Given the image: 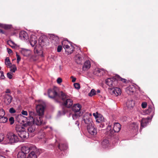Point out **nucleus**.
Wrapping results in <instances>:
<instances>
[{
	"instance_id": "nucleus-1",
	"label": "nucleus",
	"mask_w": 158,
	"mask_h": 158,
	"mask_svg": "<svg viewBox=\"0 0 158 158\" xmlns=\"http://www.w3.org/2000/svg\"><path fill=\"white\" fill-rule=\"evenodd\" d=\"M63 93V91L57 93L54 89H49L48 91V94L49 98L53 99L56 102H60L61 94Z\"/></svg>"
},
{
	"instance_id": "nucleus-2",
	"label": "nucleus",
	"mask_w": 158,
	"mask_h": 158,
	"mask_svg": "<svg viewBox=\"0 0 158 158\" xmlns=\"http://www.w3.org/2000/svg\"><path fill=\"white\" fill-rule=\"evenodd\" d=\"M81 106L79 103L74 104L72 107V110L74 113L73 114L72 117L73 119L81 116L83 113L81 112Z\"/></svg>"
},
{
	"instance_id": "nucleus-3",
	"label": "nucleus",
	"mask_w": 158,
	"mask_h": 158,
	"mask_svg": "<svg viewBox=\"0 0 158 158\" xmlns=\"http://www.w3.org/2000/svg\"><path fill=\"white\" fill-rule=\"evenodd\" d=\"M61 94L60 98V102L62 101L63 106L68 108H70L73 104V101L68 98V96L64 92Z\"/></svg>"
},
{
	"instance_id": "nucleus-4",
	"label": "nucleus",
	"mask_w": 158,
	"mask_h": 158,
	"mask_svg": "<svg viewBox=\"0 0 158 158\" xmlns=\"http://www.w3.org/2000/svg\"><path fill=\"white\" fill-rule=\"evenodd\" d=\"M15 130L19 137L21 138H26L28 137L29 133L26 131L25 129L21 126H16Z\"/></svg>"
},
{
	"instance_id": "nucleus-5",
	"label": "nucleus",
	"mask_w": 158,
	"mask_h": 158,
	"mask_svg": "<svg viewBox=\"0 0 158 158\" xmlns=\"http://www.w3.org/2000/svg\"><path fill=\"white\" fill-rule=\"evenodd\" d=\"M6 138L8 143H12L18 142L19 140V138L15 134L11 132H8L6 135Z\"/></svg>"
},
{
	"instance_id": "nucleus-6",
	"label": "nucleus",
	"mask_w": 158,
	"mask_h": 158,
	"mask_svg": "<svg viewBox=\"0 0 158 158\" xmlns=\"http://www.w3.org/2000/svg\"><path fill=\"white\" fill-rule=\"evenodd\" d=\"M106 83L111 89L115 87H118V82L116 77L108 78L106 80Z\"/></svg>"
},
{
	"instance_id": "nucleus-7",
	"label": "nucleus",
	"mask_w": 158,
	"mask_h": 158,
	"mask_svg": "<svg viewBox=\"0 0 158 158\" xmlns=\"http://www.w3.org/2000/svg\"><path fill=\"white\" fill-rule=\"evenodd\" d=\"M25 126L27 127V129L29 133H33V134L35 133V131L36 128V126L32 123V122L28 121L27 124H24Z\"/></svg>"
},
{
	"instance_id": "nucleus-8",
	"label": "nucleus",
	"mask_w": 158,
	"mask_h": 158,
	"mask_svg": "<svg viewBox=\"0 0 158 158\" xmlns=\"http://www.w3.org/2000/svg\"><path fill=\"white\" fill-rule=\"evenodd\" d=\"M91 114L86 113L84 115L83 120L84 123L87 124V126L93 124L91 118H90Z\"/></svg>"
},
{
	"instance_id": "nucleus-9",
	"label": "nucleus",
	"mask_w": 158,
	"mask_h": 158,
	"mask_svg": "<svg viewBox=\"0 0 158 158\" xmlns=\"http://www.w3.org/2000/svg\"><path fill=\"white\" fill-rule=\"evenodd\" d=\"M87 129L89 133L92 135H94L97 134V129L93 124L87 126Z\"/></svg>"
},
{
	"instance_id": "nucleus-10",
	"label": "nucleus",
	"mask_w": 158,
	"mask_h": 158,
	"mask_svg": "<svg viewBox=\"0 0 158 158\" xmlns=\"http://www.w3.org/2000/svg\"><path fill=\"white\" fill-rule=\"evenodd\" d=\"M44 109L45 107L43 105L39 104L36 106V112L39 116H42L44 115Z\"/></svg>"
},
{
	"instance_id": "nucleus-11",
	"label": "nucleus",
	"mask_w": 158,
	"mask_h": 158,
	"mask_svg": "<svg viewBox=\"0 0 158 158\" xmlns=\"http://www.w3.org/2000/svg\"><path fill=\"white\" fill-rule=\"evenodd\" d=\"M42 116H38V117L34 118L33 120H32L33 121L32 123L37 125L45 124V123L43 121Z\"/></svg>"
},
{
	"instance_id": "nucleus-12",
	"label": "nucleus",
	"mask_w": 158,
	"mask_h": 158,
	"mask_svg": "<svg viewBox=\"0 0 158 158\" xmlns=\"http://www.w3.org/2000/svg\"><path fill=\"white\" fill-rule=\"evenodd\" d=\"M50 38L52 40V42L55 45L58 44L59 42V37L54 35H51Z\"/></svg>"
},
{
	"instance_id": "nucleus-13",
	"label": "nucleus",
	"mask_w": 158,
	"mask_h": 158,
	"mask_svg": "<svg viewBox=\"0 0 158 158\" xmlns=\"http://www.w3.org/2000/svg\"><path fill=\"white\" fill-rule=\"evenodd\" d=\"M48 39L47 38H45L44 39L42 37H40L39 39V45L42 47L46 44L48 43Z\"/></svg>"
},
{
	"instance_id": "nucleus-14",
	"label": "nucleus",
	"mask_w": 158,
	"mask_h": 158,
	"mask_svg": "<svg viewBox=\"0 0 158 158\" xmlns=\"http://www.w3.org/2000/svg\"><path fill=\"white\" fill-rule=\"evenodd\" d=\"M112 90V94H114L116 96H117L121 94V90L118 87H115L114 88L111 89Z\"/></svg>"
},
{
	"instance_id": "nucleus-15",
	"label": "nucleus",
	"mask_w": 158,
	"mask_h": 158,
	"mask_svg": "<svg viewBox=\"0 0 158 158\" xmlns=\"http://www.w3.org/2000/svg\"><path fill=\"white\" fill-rule=\"evenodd\" d=\"M64 41H63L62 44L63 45V48L65 49V51L67 52L69 54H71L73 51L74 50V48L71 47V48H70V47L68 45L63 44Z\"/></svg>"
},
{
	"instance_id": "nucleus-16",
	"label": "nucleus",
	"mask_w": 158,
	"mask_h": 158,
	"mask_svg": "<svg viewBox=\"0 0 158 158\" xmlns=\"http://www.w3.org/2000/svg\"><path fill=\"white\" fill-rule=\"evenodd\" d=\"M19 38L22 40H25L28 39V35L27 33L24 31H21L19 33Z\"/></svg>"
},
{
	"instance_id": "nucleus-17",
	"label": "nucleus",
	"mask_w": 158,
	"mask_h": 158,
	"mask_svg": "<svg viewBox=\"0 0 158 158\" xmlns=\"http://www.w3.org/2000/svg\"><path fill=\"white\" fill-rule=\"evenodd\" d=\"M4 98L7 104H9L11 102L13 98L10 95L6 94L4 95Z\"/></svg>"
},
{
	"instance_id": "nucleus-18",
	"label": "nucleus",
	"mask_w": 158,
	"mask_h": 158,
	"mask_svg": "<svg viewBox=\"0 0 158 158\" xmlns=\"http://www.w3.org/2000/svg\"><path fill=\"white\" fill-rule=\"evenodd\" d=\"M135 90V86L133 85H130L127 87L126 89V91L128 94H133Z\"/></svg>"
},
{
	"instance_id": "nucleus-19",
	"label": "nucleus",
	"mask_w": 158,
	"mask_h": 158,
	"mask_svg": "<svg viewBox=\"0 0 158 158\" xmlns=\"http://www.w3.org/2000/svg\"><path fill=\"white\" fill-rule=\"evenodd\" d=\"M134 104L133 100H128L126 103V106L127 109L130 110H131L133 108Z\"/></svg>"
},
{
	"instance_id": "nucleus-20",
	"label": "nucleus",
	"mask_w": 158,
	"mask_h": 158,
	"mask_svg": "<svg viewBox=\"0 0 158 158\" xmlns=\"http://www.w3.org/2000/svg\"><path fill=\"white\" fill-rule=\"evenodd\" d=\"M91 64L89 60H87L85 62L83 66V70L85 71L90 68Z\"/></svg>"
},
{
	"instance_id": "nucleus-21",
	"label": "nucleus",
	"mask_w": 158,
	"mask_h": 158,
	"mask_svg": "<svg viewBox=\"0 0 158 158\" xmlns=\"http://www.w3.org/2000/svg\"><path fill=\"white\" fill-rule=\"evenodd\" d=\"M83 57H81L80 55L76 56L75 58V62L77 64H82L83 62Z\"/></svg>"
},
{
	"instance_id": "nucleus-22",
	"label": "nucleus",
	"mask_w": 158,
	"mask_h": 158,
	"mask_svg": "<svg viewBox=\"0 0 158 158\" xmlns=\"http://www.w3.org/2000/svg\"><path fill=\"white\" fill-rule=\"evenodd\" d=\"M121 128L120 124L118 123H116L114 125L113 129L114 132H118L120 131Z\"/></svg>"
},
{
	"instance_id": "nucleus-23",
	"label": "nucleus",
	"mask_w": 158,
	"mask_h": 158,
	"mask_svg": "<svg viewBox=\"0 0 158 158\" xmlns=\"http://www.w3.org/2000/svg\"><path fill=\"white\" fill-rule=\"evenodd\" d=\"M30 151V148L29 147L24 146L22 147L20 152L26 155Z\"/></svg>"
},
{
	"instance_id": "nucleus-24",
	"label": "nucleus",
	"mask_w": 158,
	"mask_h": 158,
	"mask_svg": "<svg viewBox=\"0 0 158 158\" xmlns=\"http://www.w3.org/2000/svg\"><path fill=\"white\" fill-rule=\"evenodd\" d=\"M37 38L35 36L32 37L30 38V43L32 47H34L35 46L37 42Z\"/></svg>"
},
{
	"instance_id": "nucleus-25",
	"label": "nucleus",
	"mask_w": 158,
	"mask_h": 158,
	"mask_svg": "<svg viewBox=\"0 0 158 158\" xmlns=\"http://www.w3.org/2000/svg\"><path fill=\"white\" fill-rule=\"evenodd\" d=\"M149 119V118H143L142 119L141 122V127H144L146 126L148 123V120Z\"/></svg>"
},
{
	"instance_id": "nucleus-26",
	"label": "nucleus",
	"mask_w": 158,
	"mask_h": 158,
	"mask_svg": "<svg viewBox=\"0 0 158 158\" xmlns=\"http://www.w3.org/2000/svg\"><path fill=\"white\" fill-rule=\"evenodd\" d=\"M114 132L113 129L112 130L111 125H109L107 127V134L109 135L112 136L113 135Z\"/></svg>"
},
{
	"instance_id": "nucleus-27",
	"label": "nucleus",
	"mask_w": 158,
	"mask_h": 158,
	"mask_svg": "<svg viewBox=\"0 0 158 158\" xmlns=\"http://www.w3.org/2000/svg\"><path fill=\"white\" fill-rule=\"evenodd\" d=\"M58 148L61 151L66 150L67 148V146L66 144L64 143L59 144Z\"/></svg>"
},
{
	"instance_id": "nucleus-28",
	"label": "nucleus",
	"mask_w": 158,
	"mask_h": 158,
	"mask_svg": "<svg viewBox=\"0 0 158 158\" xmlns=\"http://www.w3.org/2000/svg\"><path fill=\"white\" fill-rule=\"evenodd\" d=\"M96 71L97 73H98V76H102L104 74L106 73V71L103 69H98Z\"/></svg>"
},
{
	"instance_id": "nucleus-29",
	"label": "nucleus",
	"mask_w": 158,
	"mask_h": 158,
	"mask_svg": "<svg viewBox=\"0 0 158 158\" xmlns=\"http://www.w3.org/2000/svg\"><path fill=\"white\" fill-rule=\"evenodd\" d=\"M30 51L27 50L23 49L21 51V54L24 56H28L30 54Z\"/></svg>"
},
{
	"instance_id": "nucleus-30",
	"label": "nucleus",
	"mask_w": 158,
	"mask_h": 158,
	"mask_svg": "<svg viewBox=\"0 0 158 158\" xmlns=\"http://www.w3.org/2000/svg\"><path fill=\"white\" fill-rule=\"evenodd\" d=\"M0 27L3 28L5 29H9L11 27V26L9 25L4 24L0 23Z\"/></svg>"
},
{
	"instance_id": "nucleus-31",
	"label": "nucleus",
	"mask_w": 158,
	"mask_h": 158,
	"mask_svg": "<svg viewBox=\"0 0 158 158\" xmlns=\"http://www.w3.org/2000/svg\"><path fill=\"white\" fill-rule=\"evenodd\" d=\"M154 110V108L151 106H149L148 109L145 110V113L146 114H149L152 112Z\"/></svg>"
},
{
	"instance_id": "nucleus-32",
	"label": "nucleus",
	"mask_w": 158,
	"mask_h": 158,
	"mask_svg": "<svg viewBox=\"0 0 158 158\" xmlns=\"http://www.w3.org/2000/svg\"><path fill=\"white\" fill-rule=\"evenodd\" d=\"M115 77L117 78L118 81H120L122 82L126 83L127 82V80L124 78H121L119 75H117L115 76Z\"/></svg>"
},
{
	"instance_id": "nucleus-33",
	"label": "nucleus",
	"mask_w": 158,
	"mask_h": 158,
	"mask_svg": "<svg viewBox=\"0 0 158 158\" xmlns=\"http://www.w3.org/2000/svg\"><path fill=\"white\" fill-rule=\"evenodd\" d=\"M27 158H37V156L34 152L32 151L28 154Z\"/></svg>"
},
{
	"instance_id": "nucleus-34",
	"label": "nucleus",
	"mask_w": 158,
	"mask_h": 158,
	"mask_svg": "<svg viewBox=\"0 0 158 158\" xmlns=\"http://www.w3.org/2000/svg\"><path fill=\"white\" fill-rule=\"evenodd\" d=\"M108 143V140L107 139H105L102 142L101 145L103 148L106 147Z\"/></svg>"
},
{
	"instance_id": "nucleus-35",
	"label": "nucleus",
	"mask_w": 158,
	"mask_h": 158,
	"mask_svg": "<svg viewBox=\"0 0 158 158\" xmlns=\"http://www.w3.org/2000/svg\"><path fill=\"white\" fill-rule=\"evenodd\" d=\"M5 62L6 64L9 67H11V64L10 63V62L9 58L8 57H6L5 60Z\"/></svg>"
},
{
	"instance_id": "nucleus-36",
	"label": "nucleus",
	"mask_w": 158,
	"mask_h": 158,
	"mask_svg": "<svg viewBox=\"0 0 158 158\" xmlns=\"http://www.w3.org/2000/svg\"><path fill=\"white\" fill-rule=\"evenodd\" d=\"M26 155L20 152H19L17 155V158H26Z\"/></svg>"
},
{
	"instance_id": "nucleus-37",
	"label": "nucleus",
	"mask_w": 158,
	"mask_h": 158,
	"mask_svg": "<svg viewBox=\"0 0 158 158\" xmlns=\"http://www.w3.org/2000/svg\"><path fill=\"white\" fill-rule=\"evenodd\" d=\"M8 120L7 117H2L0 118V122L2 123H6Z\"/></svg>"
},
{
	"instance_id": "nucleus-38",
	"label": "nucleus",
	"mask_w": 158,
	"mask_h": 158,
	"mask_svg": "<svg viewBox=\"0 0 158 158\" xmlns=\"http://www.w3.org/2000/svg\"><path fill=\"white\" fill-rule=\"evenodd\" d=\"M9 68H10V71L12 73L15 72L17 70V67L15 64L11 65V67Z\"/></svg>"
},
{
	"instance_id": "nucleus-39",
	"label": "nucleus",
	"mask_w": 158,
	"mask_h": 158,
	"mask_svg": "<svg viewBox=\"0 0 158 158\" xmlns=\"http://www.w3.org/2000/svg\"><path fill=\"white\" fill-rule=\"evenodd\" d=\"M38 58V57L36 54H35L33 55H32L30 58L31 60L35 61Z\"/></svg>"
},
{
	"instance_id": "nucleus-40",
	"label": "nucleus",
	"mask_w": 158,
	"mask_h": 158,
	"mask_svg": "<svg viewBox=\"0 0 158 158\" xmlns=\"http://www.w3.org/2000/svg\"><path fill=\"white\" fill-rule=\"evenodd\" d=\"M96 94V91L94 89H92L90 91V92L88 94L89 96H92Z\"/></svg>"
},
{
	"instance_id": "nucleus-41",
	"label": "nucleus",
	"mask_w": 158,
	"mask_h": 158,
	"mask_svg": "<svg viewBox=\"0 0 158 158\" xmlns=\"http://www.w3.org/2000/svg\"><path fill=\"white\" fill-rule=\"evenodd\" d=\"M96 119V122L98 123H102V121L103 120V118L102 117L98 116Z\"/></svg>"
},
{
	"instance_id": "nucleus-42",
	"label": "nucleus",
	"mask_w": 158,
	"mask_h": 158,
	"mask_svg": "<svg viewBox=\"0 0 158 158\" xmlns=\"http://www.w3.org/2000/svg\"><path fill=\"white\" fill-rule=\"evenodd\" d=\"M34 113L33 111L29 112V117L31 120H33V116L34 115Z\"/></svg>"
},
{
	"instance_id": "nucleus-43",
	"label": "nucleus",
	"mask_w": 158,
	"mask_h": 158,
	"mask_svg": "<svg viewBox=\"0 0 158 158\" xmlns=\"http://www.w3.org/2000/svg\"><path fill=\"white\" fill-rule=\"evenodd\" d=\"M74 86L75 88L78 89L80 88V85L79 83H76L74 84Z\"/></svg>"
},
{
	"instance_id": "nucleus-44",
	"label": "nucleus",
	"mask_w": 158,
	"mask_h": 158,
	"mask_svg": "<svg viewBox=\"0 0 158 158\" xmlns=\"http://www.w3.org/2000/svg\"><path fill=\"white\" fill-rule=\"evenodd\" d=\"M5 112L4 110L3 109H0V117H2L3 116L5 115Z\"/></svg>"
},
{
	"instance_id": "nucleus-45",
	"label": "nucleus",
	"mask_w": 158,
	"mask_h": 158,
	"mask_svg": "<svg viewBox=\"0 0 158 158\" xmlns=\"http://www.w3.org/2000/svg\"><path fill=\"white\" fill-rule=\"evenodd\" d=\"M9 121L10 122V124L11 125H12L14 123V118L13 117H10L9 118Z\"/></svg>"
},
{
	"instance_id": "nucleus-46",
	"label": "nucleus",
	"mask_w": 158,
	"mask_h": 158,
	"mask_svg": "<svg viewBox=\"0 0 158 158\" xmlns=\"http://www.w3.org/2000/svg\"><path fill=\"white\" fill-rule=\"evenodd\" d=\"M16 56L17 58V62L18 63L20 60L21 57L19 55L17 52L16 53Z\"/></svg>"
},
{
	"instance_id": "nucleus-47",
	"label": "nucleus",
	"mask_w": 158,
	"mask_h": 158,
	"mask_svg": "<svg viewBox=\"0 0 158 158\" xmlns=\"http://www.w3.org/2000/svg\"><path fill=\"white\" fill-rule=\"evenodd\" d=\"M0 73L1 74V76H0L1 79H4L5 78V77L4 75V73L2 71H0Z\"/></svg>"
},
{
	"instance_id": "nucleus-48",
	"label": "nucleus",
	"mask_w": 158,
	"mask_h": 158,
	"mask_svg": "<svg viewBox=\"0 0 158 158\" xmlns=\"http://www.w3.org/2000/svg\"><path fill=\"white\" fill-rule=\"evenodd\" d=\"M131 127H133L134 129L136 130L138 128V126L136 124H132L131 125Z\"/></svg>"
},
{
	"instance_id": "nucleus-49",
	"label": "nucleus",
	"mask_w": 158,
	"mask_h": 158,
	"mask_svg": "<svg viewBox=\"0 0 158 158\" xmlns=\"http://www.w3.org/2000/svg\"><path fill=\"white\" fill-rule=\"evenodd\" d=\"M7 77L10 79H12V75L11 73H7Z\"/></svg>"
},
{
	"instance_id": "nucleus-50",
	"label": "nucleus",
	"mask_w": 158,
	"mask_h": 158,
	"mask_svg": "<svg viewBox=\"0 0 158 158\" xmlns=\"http://www.w3.org/2000/svg\"><path fill=\"white\" fill-rule=\"evenodd\" d=\"M15 110L13 108H11L9 109V112L11 113H14L15 112Z\"/></svg>"
},
{
	"instance_id": "nucleus-51",
	"label": "nucleus",
	"mask_w": 158,
	"mask_h": 158,
	"mask_svg": "<svg viewBox=\"0 0 158 158\" xmlns=\"http://www.w3.org/2000/svg\"><path fill=\"white\" fill-rule=\"evenodd\" d=\"M141 106L143 108H145L147 106V103L146 102H143L142 103Z\"/></svg>"
},
{
	"instance_id": "nucleus-52",
	"label": "nucleus",
	"mask_w": 158,
	"mask_h": 158,
	"mask_svg": "<svg viewBox=\"0 0 158 158\" xmlns=\"http://www.w3.org/2000/svg\"><path fill=\"white\" fill-rule=\"evenodd\" d=\"M62 49V47L61 45H59L58 46L57 48V51L60 52L61 51Z\"/></svg>"
},
{
	"instance_id": "nucleus-53",
	"label": "nucleus",
	"mask_w": 158,
	"mask_h": 158,
	"mask_svg": "<svg viewBox=\"0 0 158 158\" xmlns=\"http://www.w3.org/2000/svg\"><path fill=\"white\" fill-rule=\"evenodd\" d=\"M4 135L2 134H0V142L2 141L4 138Z\"/></svg>"
},
{
	"instance_id": "nucleus-54",
	"label": "nucleus",
	"mask_w": 158,
	"mask_h": 158,
	"mask_svg": "<svg viewBox=\"0 0 158 158\" xmlns=\"http://www.w3.org/2000/svg\"><path fill=\"white\" fill-rule=\"evenodd\" d=\"M21 114L27 116V112L26 111L23 110L21 112Z\"/></svg>"
},
{
	"instance_id": "nucleus-55",
	"label": "nucleus",
	"mask_w": 158,
	"mask_h": 158,
	"mask_svg": "<svg viewBox=\"0 0 158 158\" xmlns=\"http://www.w3.org/2000/svg\"><path fill=\"white\" fill-rule=\"evenodd\" d=\"M62 79L61 78H57V82L58 84H60V83H61L62 82Z\"/></svg>"
},
{
	"instance_id": "nucleus-56",
	"label": "nucleus",
	"mask_w": 158,
	"mask_h": 158,
	"mask_svg": "<svg viewBox=\"0 0 158 158\" xmlns=\"http://www.w3.org/2000/svg\"><path fill=\"white\" fill-rule=\"evenodd\" d=\"M7 52H8V53L9 54H11V53H12V50L11 49H10V48H7Z\"/></svg>"
},
{
	"instance_id": "nucleus-57",
	"label": "nucleus",
	"mask_w": 158,
	"mask_h": 158,
	"mask_svg": "<svg viewBox=\"0 0 158 158\" xmlns=\"http://www.w3.org/2000/svg\"><path fill=\"white\" fill-rule=\"evenodd\" d=\"M71 78L72 79V82H74L76 80V78L75 77H74L73 76H72L71 77Z\"/></svg>"
},
{
	"instance_id": "nucleus-58",
	"label": "nucleus",
	"mask_w": 158,
	"mask_h": 158,
	"mask_svg": "<svg viewBox=\"0 0 158 158\" xmlns=\"http://www.w3.org/2000/svg\"><path fill=\"white\" fill-rule=\"evenodd\" d=\"M93 115L95 117V118H96L98 116V113L97 112L96 113H94L93 114Z\"/></svg>"
},
{
	"instance_id": "nucleus-59",
	"label": "nucleus",
	"mask_w": 158,
	"mask_h": 158,
	"mask_svg": "<svg viewBox=\"0 0 158 158\" xmlns=\"http://www.w3.org/2000/svg\"><path fill=\"white\" fill-rule=\"evenodd\" d=\"M0 33L4 34L5 33V32L2 30L1 29H0Z\"/></svg>"
},
{
	"instance_id": "nucleus-60",
	"label": "nucleus",
	"mask_w": 158,
	"mask_h": 158,
	"mask_svg": "<svg viewBox=\"0 0 158 158\" xmlns=\"http://www.w3.org/2000/svg\"><path fill=\"white\" fill-rule=\"evenodd\" d=\"M5 92L6 93H10V91L9 89H7L6 90V91Z\"/></svg>"
},
{
	"instance_id": "nucleus-61",
	"label": "nucleus",
	"mask_w": 158,
	"mask_h": 158,
	"mask_svg": "<svg viewBox=\"0 0 158 158\" xmlns=\"http://www.w3.org/2000/svg\"><path fill=\"white\" fill-rule=\"evenodd\" d=\"M97 93H100V90H99V89H98L97 90V91H96Z\"/></svg>"
},
{
	"instance_id": "nucleus-62",
	"label": "nucleus",
	"mask_w": 158,
	"mask_h": 158,
	"mask_svg": "<svg viewBox=\"0 0 158 158\" xmlns=\"http://www.w3.org/2000/svg\"><path fill=\"white\" fill-rule=\"evenodd\" d=\"M0 158H6V157L3 156H0Z\"/></svg>"
},
{
	"instance_id": "nucleus-63",
	"label": "nucleus",
	"mask_w": 158,
	"mask_h": 158,
	"mask_svg": "<svg viewBox=\"0 0 158 158\" xmlns=\"http://www.w3.org/2000/svg\"><path fill=\"white\" fill-rule=\"evenodd\" d=\"M40 56H41V57L43 56V54L42 52V53L40 55Z\"/></svg>"
},
{
	"instance_id": "nucleus-64",
	"label": "nucleus",
	"mask_w": 158,
	"mask_h": 158,
	"mask_svg": "<svg viewBox=\"0 0 158 158\" xmlns=\"http://www.w3.org/2000/svg\"><path fill=\"white\" fill-rule=\"evenodd\" d=\"M11 42V43H13L11 41H10L9 42Z\"/></svg>"
}]
</instances>
